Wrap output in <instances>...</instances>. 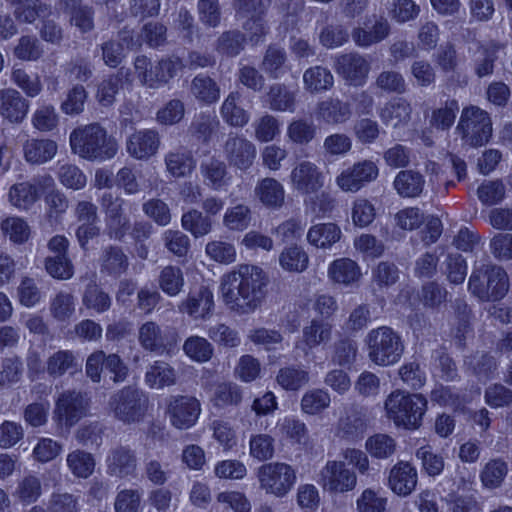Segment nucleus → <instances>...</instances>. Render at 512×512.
Listing matches in <instances>:
<instances>
[{"mask_svg": "<svg viewBox=\"0 0 512 512\" xmlns=\"http://www.w3.org/2000/svg\"><path fill=\"white\" fill-rule=\"evenodd\" d=\"M268 283V276L261 268L241 265L236 271L223 277L221 283L223 301L237 313H252L264 302Z\"/></svg>", "mask_w": 512, "mask_h": 512, "instance_id": "f257e3e1", "label": "nucleus"}, {"mask_svg": "<svg viewBox=\"0 0 512 512\" xmlns=\"http://www.w3.org/2000/svg\"><path fill=\"white\" fill-rule=\"evenodd\" d=\"M69 142L74 154L89 161L111 159L118 150L117 141L99 123L78 126L70 133Z\"/></svg>", "mask_w": 512, "mask_h": 512, "instance_id": "f03ea898", "label": "nucleus"}, {"mask_svg": "<svg viewBox=\"0 0 512 512\" xmlns=\"http://www.w3.org/2000/svg\"><path fill=\"white\" fill-rule=\"evenodd\" d=\"M389 419L397 426L416 429L421 425L427 410V400L421 394H409L400 390L392 392L385 401Z\"/></svg>", "mask_w": 512, "mask_h": 512, "instance_id": "7ed1b4c3", "label": "nucleus"}, {"mask_svg": "<svg viewBox=\"0 0 512 512\" xmlns=\"http://www.w3.org/2000/svg\"><path fill=\"white\" fill-rule=\"evenodd\" d=\"M468 289L480 301H498L504 298L509 290V278L500 266L482 265L472 272Z\"/></svg>", "mask_w": 512, "mask_h": 512, "instance_id": "20e7f679", "label": "nucleus"}, {"mask_svg": "<svg viewBox=\"0 0 512 512\" xmlns=\"http://www.w3.org/2000/svg\"><path fill=\"white\" fill-rule=\"evenodd\" d=\"M365 343L369 359L382 367L397 363L404 352L401 336L388 326H381L369 331Z\"/></svg>", "mask_w": 512, "mask_h": 512, "instance_id": "39448f33", "label": "nucleus"}, {"mask_svg": "<svg viewBox=\"0 0 512 512\" xmlns=\"http://www.w3.org/2000/svg\"><path fill=\"white\" fill-rule=\"evenodd\" d=\"M108 407L118 421L124 424H135L144 419L148 409V399L140 389L126 386L110 397Z\"/></svg>", "mask_w": 512, "mask_h": 512, "instance_id": "423d86ee", "label": "nucleus"}, {"mask_svg": "<svg viewBox=\"0 0 512 512\" xmlns=\"http://www.w3.org/2000/svg\"><path fill=\"white\" fill-rule=\"evenodd\" d=\"M456 129L465 144L480 147L492 136V121L486 111L477 106H469L462 110Z\"/></svg>", "mask_w": 512, "mask_h": 512, "instance_id": "0eeeda50", "label": "nucleus"}, {"mask_svg": "<svg viewBox=\"0 0 512 512\" xmlns=\"http://www.w3.org/2000/svg\"><path fill=\"white\" fill-rule=\"evenodd\" d=\"M256 476L266 494L279 498L286 496L297 480L295 469L284 462L263 464L257 469Z\"/></svg>", "mask_w": 512, "mask_h": 512, "instance_id": "6e6552de", "label": "nucleus"}, {"mask_svg": "<svg viewBox=\"0 0 512 512\" xmlns=\"http://www.w3.org/2000/svg\"><path fill=\"white\" fill-rule=\"evenodd\" d=\"M318 484L330 494H345L356 488L357 475L343 461L330 460L320 470Z\"/></svg>", "mask_w": 512, "mask_h": 512, "instance_id": "1a4fd4ad", "label": "nucleus"}, {"mask_svg": "<svg viewBox=\"0 0 512 512\" xmlns=\"http://www.w3.org/2000/svg\"><path fill=\"white\" fill-rule=\"evenodd\" d=\"M221 151L228 165L241 171L248 170L257 155L255 144L243 134L233 131L222 142Z\"/></svg>", "mask_w": 512, "mask_h": 512, "instance_id": "9d476101", "label": "nucleus"}, {"mask_svg": "<svg viewBox=\"0 0 512 512\" xmlns=\"http://www.w3.org/2000/svg\"><path fill=\"white\" fill-rule=\"evenodd\" d=\"M105 215L106 233L110 239L122 241L129 229V219L124 214L125 200L106 192L100 199Z\"/></svg>", "mask_w": 512, "mask_h": 512, "instance_id": "9b49d317", "label": "nucleus"}, {"mask_svg": "<svg viewBox=\"0 0 512 512\" xmlns=\"http://www.w3.org/2000/svg\"><path fill=\"white\" fill-rule=\"evenodd\" d=\"M88 407L89 401L84 393L65 390L56 401L54 418L59 424L71 427L86 415Z\"/></svg>", "mask_w": 512, "mask_h": 512, "instance_id": "f8f14e48", "label": "nucleus"}, {"mask_svg": "<svg viewBox=\"0 0 512 512\" xmlns=\"http://www.w3.org/2000/svg\"><path fill=\"white\" fill-rule=\"evenodd\" d=\"M105 464L110 477L119 480L135 478L138 471L137 452L128 445H116L109 450Z\"/></svg>", "mask_w": 512, "mask_h": 512, "instance_id": "ddd939ff", "label": "nucleus"}, {"mask_svg": "<svg viewBox=\"0 0 512 512\" xmlns=\"http://www.w3.org/2000/svg\"><path fill=\"white\" fill-rule=\"evenodd\" d=\"M378 174L379 169L376 163L366 159L344 169L336 177V184L345 192L355 193L376 180Z\"/></svg>", "mask_w": 512, "mask_h": 512, "instance_id": "4468645a", "label": "nucleus"}, {"mask_svg": "<svg viewBox=\"0 0 512 512\" xmlns=\"http://www.w3.org/2000/svg\"><path fill=\"white\" fill-rule=\"evenodd\" d=\"M334 69L349 85L362 86L368 78L371 65L365 56L349 52L335 58Z\"/></svg>", "mask_w": 512, "mask_h": 512, "instance_id": "2eb2a0df", "label": "nucleus"}, {"mask_svg": "<svg viewBox=\"0 0 512 512\" xmlns=\"http://www.w3.org/2000/svg\"><path fill=\"white\" fill-rule=\"evenodd\" d=\"M290 184L294 190L304 195L318 193L324 186V174L321 169L308 160L296 164L290 173Z\"/></svg>", "mask_w": 512, "mask_h": 512, "instance_id": "dca6fc26", "label": "nucleus"}, {"mask_svg": "<svg viewBox=\"0 0 512 512\" xmlns=\"http://www.w3.org/2000/svg\"><path fill=\"white\" fill-rule=\"evenodd\" d=\"M201 404L192 396H172L169 399L167 414L171 424L177 429H188L198 420Z\"/></svg>", "mask_w": 512, "mask_h": 512, "instance_id": "f3484780", "label": "nucleus"}, {"mask_svg": "<svg viewBox=\"0 0 512 512\" xmlns=\"http://www.w3.org/2000/svg\"><path fill=\"white\" fill-rule=\"evenodd\" d=\"M179 339L174 330L163 332L154 321H147L139 327L138 340L140 345L151 352L169 351Z\"/></svg>", "mask_w": 512, "mask_h": 512, "instance_id": "a211bd4d", "label": "nucleus"}, {"mask_svg": "<svg viewBox=\"0 0 512 512\" xmlns=\"http://www.w3.org/2000/svg\"><path fill=\"white\" fill-rule=\"evenodd\" d=\"M30 102L17 89H0V116L10 124H21L27 117Z\"/></svg>", "mask_w": 512, "mask_h": 512, "instance_id": "6ab92c4d", "label": "nucleus"}, {"mask_svg": "<svg viewBox=\"0 0 512 512\" xmlns=\"http://www.w3.org/2000/svg\"><path fill=\"white\" fill-rule=\"evenodd\" d=\"M161 139L158 131L142 129L132 133L126 140V151L134 159L148 160L160 147Z\"/></svg>", "mask_w": 512, "mask_h": 512, "instance_id": "aec40b11", "label": "nucleus"}, {"mask_svg": "<svg viewBox=\"0 0 512 512\" xmlns=\"http://www.w3.org/2000/svg\"><path fill=\"white\" fill-rule=\"evenodd\" d=\"M367 422L366 410L357 405H350L344 409L338 420V434L350 440L362 437L367 429Z\"/></svg>", "mask_w": 512, "mask_h": 512, "instance_id": "412c9836", "label": "nucleus"}, {"mask_svg": "<svg viewBox=\"0 0 512 512\" xmlns=\"http://www.w3.org/2000/svg\"><path fill=\"white\" fill-rule=\"evenodd\" d=\"M214 306L213 294L206 288L201 287L198 291L190 292L188 296L178 305V311L187 314L191 318L206 319L211 315Z\"/></svg>", "mask_w": 512, "mask_h": 512, "instance_id": "4be33fe9", "label": "nucleus"}, {"mask_svg": "<svg viewBox=\"0 0 512 512\" xmlns=\"http://www.w3.org/2000/svg\"><path fill=\"white\" fill-rule=\"evenodd\" d=\"M315 113L318 120L329 125L346 123L353 114L351 104L336 97L319 101Z\"/></svg>", "mask_w": 512, "mask_h": 512, "instance_id": "5701e85b", "label": "nucleus"}, {"mask_svg": "<svg viewBox=\"0 0 512 512\" xmlns=\"http://www.w3.org/2000/svg\"><path fill=\"white\" fill-rule=\"evenodd\" d=\"M100 273L112 278H119L129 267V258L122 247L108 245L101 251L99 257Z\"/></svg>", "mask_w": 512, "mask_h": 512, "instance_id": "b1692460", "label": "nucleus"}, {"mask_svg": "<svg viewBox=\"0 0 512 512\" xmlns=\"http://www.w3.org/2000/svg\"><path fill=\"white\" fill-rule=\"evenodd\" d=\"M297 90L284 83H273L268 87L264 99L271 111L293 113L297 106Z\"/></svg>", "mask_w": 512, "mask_h": 512, "instance_id": "393cba45", "label": "nucleus"}, {"mask_svg": "<svg viewBox=\"0 0 512 512\" xmlns=\"http://www.w3.org/2000/svg\"><path fill=\"white\" fill-rule=\"evenodd\" d=\"M389 486L399 496L412 493L417 484V472L408 462L397 463L390 471Z\"/></svg>", "mask_w": 512, "mask_h": 512, "instance_id": "a878e982", "label": "nucleus"}, {"mask_svg": "<svg viewBox=\"0 0 512 512\" xmlns=\"http://www.w3.org/2000/svg\"><path fill=\"white\" fill-rule=\"evenodd\" d=\"M240 102V92L232 91L220 107V115L223 121L234 128H243L250 121V113L240 105Z\"/></svg>", "mask_w": 512, "mask_h": 512, "instance_id": "bb28decb", "label": "nucleus"}, {"mask_svg": "<svg viewBox=\"0 0 512 512\" xmlns=\"http://www.w3.org/2000/svg\"><path fill=\"white\" fill-rule=\"evenodd\" d=\"M391 26L388 20L380 16L376 18L371 27H357L352 31V39L359 47L367 48L386 39L390 34Z\"/></svg>", "mask_w": 512, "mask_h": 512, "instance_id": "cd10ccee", "label": "nucleus"}, {"mask_svg": "<svg viewBox=\"0 0 512 512\" xmlns=\"http://www.w3.org/2000/svg\"><path fill=\"white\" fill-rule=\"evenodd\" d=\"M46 371L52 378H59L66 373L73 375L81 371V364L71 350H58L46 361Z\"/></svg>", "mask_w": 512, "mask_h": 512, "instance_id": "c85d7f7f", "label": "nucleus"}, {"mask_svg": "<svg viewBox=\"0 0 512 512\" xmlns=\"http://www.w3.org/2000/svg\"><path fill=\"white\" fill-rule=\"evenodd\" d=\"M164 162L167 172L176 178L190 175L196 167L192 152L183 147L167 152Z\"/></svg>", "mask_w": 512, "mask_h": 512, "instance_id": "c756f323", "label": "nucleus"}, {"mask_svg": "<svg viewBox=\"0 0 512 512\" xmlns=\"http://www.w3.org/2000/svg\"><path fill=\"white\" fill-rule=\"evenodd\" d=\"M58 145L51 139H28L23 144L25 160L33 165L44 164L54 158Z\"/></svg>", "mask_w": 512, "mask_h": 512, "instance_id": "7c9ffc66", "label": "nucleus"}, {"mask_svg": "<svg viewBox=\"0 0 512 512\" xmlns=\"http://www.w3.org/2000/svg\"><path fill=\"white\" fill-rule=\"evenodd\" d=\"M254 194L268 208H280L285 200L283 185L271 177L260 180L255 186Z\"/></svg>", "mask_w": 512, "mask_h": 512, "instance_id": "2f4dec72", "label": "nucleus"}, {"mask_svg": "<svg viewBox=\"0 0 512 512\" xmlns=\"http://www.w3.org/2000/svg\"><path fill=\"white\" fill-rule=\"evenodd\" d=\"M303 86L310 94L324 93L333 88L334 76L327 67L316 65L304 71Z\"/></svg>", "mask_w": 512, "mask_h": 512, "instance_id": "473e14b6", "label": "nucleus"}, {"mask_svg": "<svg viewBox=\"0 0 512 512\" xmlns=\"http://www.w3.org/2000/svg\"><path fill=\"white\" fill-rule=\"evenodd\" d=\"M393 186L404 198L419 197L425 186L424 176L414 170H401L395 177Z\"/></svg>", "mask_w": 512, "mask_h": 512, "instance_id": "72a5a7b5", "label": "nucleus"}, {"mask_svg": "<svg viewBox=\"0 0 512 512\" xmlns=\"http://www.w3.org/2000/svg\"><path fill=\"white\" fill-rule=\"evenodd\" d=\"M190 92L201 104L212 105L220 99L218 83L207 75H197L191 81Z\"/></svg>", "mask_w": 512, "mask_h": 512, "instance_id": "f704fd0d", "label": "nucleus"}, {"mask_svg": "<svg viewBox=\"0 0 512 512\" xmlns=\"http://www.w3.org/2000/svg\"><path fill=\"white\" fill-rule=\"evenodd\" d=\"M220 127L221 123L216 115L209 112H200L192 120L189 133L198 141L207 144Z\"/></svg>", "mask_w": 512, "mask_h": 512, "instance_id": "c9c22d12", "label": "nucleus"}, {"mask_svg": "<svg viewBox=\"0 0 512 512\" xmlns=\"http://www.w3.org/2000/svg\"><path fill=\"white\" fill-rule=\"evenodd\" d=\"M177 373L175 369L164 361H155L145 374L146 384L153 389H162L176 384Z\"/></svg>", "mask_w": 512, "mask_h": 512, "instance_id": "e433bc0d", "label": "nucleus"}, {"mask_svg": "<svg viewBox=\"0 0 512 512\" xmlns=\"http://www.w3.org/2000/svg\"><path fill=\"white\" fill-rule=\"evenodd\" d=\"M341 235V229L335 223H321L308 230L307 240L317 248L326 249L338 242Z\"/></svg>", "mask_w": 512, "mask_h": 512, "instance_id": "4c0bfd02", "label": "nucleus"}, {"mask_svg": "<svg viewBox=\"0 0 512 512\" xmlns=\"http://www.w3.org/2000/svg\"><path fill=\"white\" fill-rule=\"evenodd\" d=\"M499 47L495 44H477L474 49L473 67L477 77L489 76L494 71Z\"/></svg>", "mask_w": 512, "mask_h": 512, "instance_id": "58836bf2", "label": "nucleus"}, {"mask_svg": "<svg viewBox=\"0 0 512 512\" xmlns=\"http://www.w3.org/2000/svg\"><path fill=\"white\" fill-rule=\"evenodd\" d=\"M287 62V53L284 48L277 45H269L262 62V70L272 79H279L284 73Z\"/></svg>", "mask_w": 512, "mask_h": 512, "instance_id": "ea45409f", "label": "nucleus"}, {"mask_svg": "<svg viewBox=\"0 0 512 512\" xmlns=\"http://www.w3.org/2000/svg\"><path fill=\"white\" fill-rule=\"evenodd\" d=\"M183 67L179 57H169L158 61L152 68V77L148 79L149 88H158L169 82Z\"/></svg>", "mask_w": 512, "mask_h": 512, "instance_id": "a19ab883", "label": "nucleus"}, {"mask_svg": "<svg viewBox=\"0 0 512 512\" xmlns=\"http://www.w3.org/2000/svg\"><path fill=\"white\" fill-rule=\"evenodd\" d=\"M328 275L334 282L349 285L359 280L361 272L356 262L342 258L330 264Z\"/></svg>", "mask_w": 512, "mask_h": 512, "instance_id": "79ce46f5", "label": "nucleus"}, {"mask_svg": "<svg viewBox=\"0 0 512 512\" xmlns=\"http://www.w3.org/2000/svg\"><path fill=\"white\" fill-rule=\"evenodd\" d=\"M411 111L410 104L404 99H399L386 103L381 108L379 117L384 124L397 127L410 119Z\"/></svg>", "mask_w": 512, "mask_h": 512, "instance_id": "37998d69", "label": "nucleus"}, {"mask_svg": "<svg viewBox=\"0 0 512 512\" xmlns=\"http://www.w3.org/2000/svg\"><path fill=\"white\" fill-rule=\"evenodd\" d=\"M331 337L332 325L317 319H313L302 330L303 342L310 349L328 343Z\"/></svg>", "mask_w": 512, "mask_h": 512, "instance_id": "c03bdc74", "label": "nucleus"}, {"mask_svg": "<svg viewBox=\"0 0 512 512\" xmlns=\"http://www.w3.org/2000/svg\"><path fill=\"white\" fill-rule=\"evenodd\" d=\"M67 466L71 473L77 478L87 479L95 469V459L89 452L75 450L67 455Z\"/></svg>", "mask_w": 512, "mask_h": 512, "instance_id": "a18cd8bd", "label": "nucleus"}, {"mask_svg": "<svg viewBox=\"0 0 512 512\" xmlns=\"http://www.w3.org/2000/svg\"><path fill=\"white\" fill-rule=\"evenodd\" d=\"M317 128L312 121L304 118L293 119L287 126V137L296 145H307L316 136Z\"/></svg>", "mask_w": 512, "mask_h": 512, "instance_id": "49530a36", "label": "nucleus"}, {"mask_svg": "<svg viewBox=\"0 0 512 512\" xmlns=\"http://www.w3.org/2000/svg\"><path fill=\"white\" fill-rule=\"evenodd\" d=\"M82 303L87 309L104 313L111 307V298L95 281H91L85 288Z\"/></svg>", "mask_w": 512, "mask_h": 512, "instance_id": "de8ad7c7", "label": "nucleus"}, {"mask_svg": "<svg viewBox=\"0 0 512 512\" xmlns=\"http://www.w3.org/2000/svg\"><path fill=\"white\" fill-rule=\"evenodd\" d=\"M376 89L387 94H404L407 83L404 76L396 70H383L374 82Z\"/></svg>", "mask_w": 512, "mask_h": 512, "instance_id": "09e8293b", "label": "nucleus"}, {"mask_svg": "<svg viewBox=\"0 0 512 512\" xmlns=\"http://www.w3.org/2000/svg\"><path fill=\"white\" fill-rule=\"evenodd\" d=\"M123 77L124 72L121 68L116 74L108 76L99 83L96 98L100 105L108 107L114 103L115 96L122 87Z\"/></svg>", "mask_w": 512, "mask_h": 512, "instance_id": "8fccbe9b", "label": "nucleus"}, {"mask_svg": "<svg viewBox=\"0 0 512 512\" xmlns=\"http://www.w3.org/2000/svg\"><path fill=\"white\" fill-rule=\"evenodd\" d=\"M508 472L507 463L498 458L487 462L481 471L480 479L484 487L495 489L501 486Z\"/></svg>", "mask_w": 512, "mask_h": 512, "instance_id": "3c124183", "label": "nucleus"}, {"mask_svg": "<svg viewBox=\"0 0 512 512\" xmlns=\"http://www.w3.org/2000/svg\"><path fill=\"white\" fill-rule=\"evenodd\" d=\"M42 494L41 481L37 476L26 475L17 483L14 497L22 504L36 502Z\"/></svg>", "mask_w": 512, "mask_h": 512, "instance_id": "603ef678", "label": "nucleus"}, {"mask_svg": "<svg viewBox=\"0 0 512 512\" xmlns=\"http://www.w3.org/2000/svg\"><path fill=\"white\" fill-rule=\"evenodd\" d=\"M418 297L425 308L434 310L447 301L448 291L438 282L429 281L422 285Z\"/></svg>", "mask_w": 512, "mask_h": 512, "instance_id": "864d4df0", "label": "nucleus"}, {"mask_svg": "<svg viewBox=\"0 0 512 512\" xmlns=\"http://www.w3.org/2000/svg\"><path fill=\"white\" fill-rule=\"evenodd\" d=\"M254 137L261 143L273 141L280 134V122L272 114L265 113L253 123Z\"/></svg>", "mask_w": 512, "mask_h": 512, "instance_id": "5fc2aeb1", "label": "nucleus"}, {"mask_svg": "<svg viewBox=\"0 0 512 512\" xmlns=\"http://www.w3.org/2000/svg\"><path fill=\"white\" fill-rule=\"evenodd\" d=\"M246 37L239 30L223 32L217 39L216 50L227 57L237 56L245 47Z\"/></svg>", "mask_w": 512, "mask_h": 512, "instance_id": "6e6d98bb", "label": "nucleus"}, {"mask_svg": "<svg viewBox=\"0 0 512 512\" xmlns=\"http://www.w3.org/2000/svg\"><path fill=\"white\" fill-rule=\"evenodd\" d=\"M358 347L357 343L347 337L337 340L333 345V353L331 361L339 367H349L357 357Z\"/></svg>", "mask_w": 512, "mask_h": 512, "instance_id": "4d7b16f0", "label": "nucleus"}, {"mask_svg": "<svg viewBox=\"0 0 512 512\" xmlns=\"http://www.w3.org/2000/svg\"><path fill=\"white\" fill-rule=\"evenodd\" d=\"M11 81L21 89L27 97H37L42 91V82L40 77L35 74H29L25 69L13 67L11 71Z\"/></svg>", "mask_w": 512, "mask_h": 512, "instance_id": "13d9d810", "label": "nucleus"}, {"mask_svg": "<svg viewBox=\"0 0 512 512\" xmlns=\"http://www.w3.org/2000/svg\"><path fill=\"white\" fill-rule=\"evenodd\" d=\"M158 284L165 294L169 296L178 295L184 286L182 270L172 265L164 267L160 272Z\"/></svg>", "mask_w": 512, "mask_h": 512, "instance_id": "bf43d9fd", "label": "nucleus"}, {"mask_svg": "<svg viewBox=\"0 0 512 512\" xmlns=\"http://www.w3.org/2000/svg\"><path fill=\"white\" fill-rule=\"evenodd\" d=\"M181 224L186 231L196 238L208 234L212 229L211 219L196 209L184 213L181 218Z\"/></svg>", "mask_w": 512, "mask_h": 512, "instance_id": "052dcab7", "label": "nucleus"}, {"mask_svg": "<svg viewBox=\"0 0 512 512\" xmlns=\"http://www.w3.org/2000/svg\"><path fill=\"white\" fill-rule=\"evenodd\" d=\"M201 173L208 184L215 190H219L226 184L227 166L226 163L210 158L201 164Z\"/></svg>", "mask_w": 512, "mask_h": 512, "instance_id": "680f3d73", "label": "nucleus"}, {"mask_svg": "<svg viewBox=\"0 0 512 512\" xmlns=\"http://www.w3.org/2000/svg\"><path fill=\"white\" fill-rule=\"evenodd\" d=\"M276 380L285 390L296 391L309 382V374L306 370L289 366L279 370Z\"/></svg>", "mask_w": 512, "mask_h": 512, "instance_id": "e2e57ef3", "label": "nucleus"}, {"mask_svg": "<svg viewBox=\"0 0 512 512\" xmlns=\"http://www.w3.org/2000/svg\"><path fill=\"white\" fill-rule=\"evenodd\" d=\"M39 198L36 186L30 182H22L13 185L9 191L11 203L18 207L27 209Z\"/></svg>", "mask_w": 512, "mask_h": 512, "instance_id": "0e129e2a", "label": "nucleus"}, {"mask_svg": "<svg viewBox=\"0 0 512 512\" xmlns=\"http://www.w3.org/2000/svg\"><path fill=\"white\" fill-rule=\"evenodd\" d=\"M330 394L323 389L306 392L301 399V409L309 415H317L330 406Z\"/></svg>", "mask_w": 512, "mask_h": 512, "instance_id": "69168bd1", "label": "nucleus"}, {"mask_svg": "<svg viewBox=\"0 0 512 512\" xmlns=\"http://www.w3.org/2000/svg\"><path fill=\"white\" fill-rule=\"evenodd\" d=\"M50 10L51 7L42 0H29L15 8L14 16L20 23L32 24L38 17L48 15Z\"/></svg>", "mask_w": 512, "mask_h": 512, "instance_id": "338daca9", "label": "nucleus"}, {"mask_svg": "<svg viewBox=\"0 0 512 512\" xmlns=\"http://www.w3.org/2000/svg\"><path fill=\"white\" fill-rule=\"evenodd\" d=\"M43 53L39 40L30 35L21 36L13 49L14 56L22 61H37Z\"/></svg>", "mask_w": 512, "mask_h": 512, "instance_id": "774afa93", "label": "nucleus"}]
</instances>
